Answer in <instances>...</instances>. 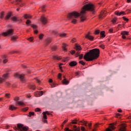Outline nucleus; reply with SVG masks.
<instances>
[{"instance_id":"1","label":"nucleus","mask_w":131,"mask_h":131,"mask_svg":"<svg viewBox=\"0 0 131 131\" xmlns=\"http://www.w3.org/2000/svg\"><path fill=\"white\" fill-rule=\"evenodd\" d=\"M86 11L95 13V6L91 3L86 4L82 7L80 13L74 11L72 13H70L68 15V18L69 20H72V23L76 24V19L75 18H78L80 16V20L81 22H83V21L85 20V19H86Z\"/></svg>"},{"instance_id":"2","label":"nucleus","mask_w":131,"mask_h":131,"mask_svg":"<svg viewBox=\"0 0 131 131\" xmlns=\"http://www.w3.org/2000/svg\"><path fill=\"white\" fill-rule=\"evenodd\" d=\"M100 56V50L99 49H94L86 52L84 56V59L85 61H93L99 58Z\"/></svg>"},{"instance_id":"3","label":"nucleus","mask_w":131,"mask_h":131,"mask_svg":"<svg viewBox=\"0 0 131 131\" xmlns=\"http://www.w3.org/2000/svg\"><path fill=\"white\" fill-rule=\"evenodd\" d=\"M14 129L15 130L27 131L28 127L24 126L22 124H18L17 127H15Z\"/></svg>"},{"instance_id":"4","label":"nucleus","mask_w":131,"mask_h":131,"mask_svg":"<svg viewBox=\"0 0 131 131\" xmlns=\"http://www.w3.org/2000/svg\"><path fill=\"white\" fill-rule=\"evenodd\" d=\"M14 32L13 29H9L6 32H3L2 35L4 36H8V35H13V33Z\"/></svg>"},{"instance_id":"5","label":"nucleus","mask_w":131,"mask_h":131,"mask_svg":"<svg viewBox=\"0 0 131 131\" xmlns=\"http://www.w3.org/2000/svg\"><path fill=\"white\" fill-rule=\"evenodd\" d=\"M14 76L15 77H18V78H20L21 81H22V82H25L26 80H25V77H24V75L21 74V75H19L18 73H16L14 75Z\"/></svg>"},{"instance_id":"6","label":"nucleus","mask_w":131,"mask_h":131,"mask_svg":"<svg viewBox=\"0 0 131 131\" xmlns=\"http://www.w3.org/2000/svg\"><path fill=\"white\" fill-rule=\"evenodd\" d=\"M119 127V131H127L126 125L124 123L121 124Z\"/></svg>"},{"instance_id":"7","label":"nucleus","mask_w":131,"mask_h":131,"mask_svg":"<svg viewBox=\"0 0 131 131\" xmlns=\"http://www.w3.org/2000/svg\"><path fill=\"white\" fill-rule=\"evenodd\" d=\"M40 21L44 25H46V24L48 23V19H47V18L43 15L41 16Z\"/></svg>"},{"instance_id":"8","label":"nucleus","mask_w":131,"mask_h":131,"mask_svg":"<svg viewBox=\"0 0 131 131\" xmlns=\"http://www.w3.org/2000/svg\"><path fill=\"white\" fill-rule=\"evenodd\" d=\"M9 77V73H6L3 75V78H0V83H2V82H4L5 81V79H7Z\"/></svg>"},{"instance_id":"9","label":"nucleus","mask_w":131,"mask_h":131,"mask_svg":"<svg viewBox=\"0 0 131 131\" xmlns=\"http://www.w3.org/2000/svg\"><path fill=\"white\" fill-rule=\"evenodd\" d=\"M16 103H17L19 106H25V104L21 101H19V97L16 98L15 99Z\"/></svg>"},{"instance_id":"10","label":"nucleus","mask_w":131,"mask_h":131,"mask_svg":"<svg viewBox=\"0 0 131 131\" xmlns=\"http://www.w3.org/2000/svg\"><path fill=\"white\" fill-rule=\"evenodd\" d=\"M30 25L32 27V28H33L34 33L35 34H37V33H38V31L36 30V28H37V26L35 25H32V24H30Z\"/></svg>"},{"instance_id":"11","label":"nucleus","mask_w":131,"mask_h":131,"mask_svg":"<svg viewBox=\"0 0 131 131\" xmlns=\"http://www.w3.org/2000/svg\"><path fill=\"white\" fill-rule=\"evenodd\" d=\"M121 35H122V38H123L124 39H125V38H126V37L125 36V35H128V32L127 31H122L121 33Z\"/></svg>"},{"instance_id":"12","label":"nucleus","mask_w":131,"mask_h":131,"mask_svg":"<svg viewBox=\"0 0 131 131\" xmlns=\"http://www.w3.org/2000/svg\"><path fill=\"white\" fill-rule=\"evenodd\" d=\"M35 96L36 97H40V96H42L43 95V91H37L34 93Z\"/></svg>"},{"instance_id":"13","label":"nucleus","mask_w":131,"mask_h":131,"mask_svg":"<svg viewBox=\"0 0 131 131\" xmlns=\"http://www.w3.org/2000/svg\"><path fill=\"white\" fill-rule=\"evenodd\" d=\"M85 38H88L90 40H94V37L90 35V32L86 34Z\"/></svg>"},{"instance_id":"14","label":"nucleus","mask_w":131,"mask_h":131,"mask_svg":"<svg viewBox=\"0 0 131 131\" xmlns=\"http://www.w3.org/2000/svg\"><path fill=\"white\" fill-rule=\"evenodd\" d=\"M69 65L71 67H73L76 66V65H77V62H76V61H73L69 63Z\"/></svg>"},{"instance_id":"15","label":"nucleus","mask_w":131,"mask_h":131,"mask_svg":"<svg viewBox=\"0 0 131 131\" xmlns=\"http://www.w3.org/2000/svg\"><path fill=\"white\" fill-rule=\"evenodd\" d=\"M63 77H64V79L62 80V83L63 84H66V85H67L69 84V81L67 80L65 78V76H64Z\"/></svg>"},{"instance_id":"16","label":"nucleus","mask_w":131,"mask_h":131,"mask_svg":"<svg viewBox=\"0 0 131 131\" xmlns=\"http://www.w3.org/2000/svg\"><path fill=\"white\" fill-rule=\"evenodd\" d=\"M11 16H12V12H9L7 15L5 16V19L6 20H9L10 18H11Z\"/></svg>"},{"instance_id":"17","label":"nucleus","mask_w":131,"mask_h":131,"mask_svg":"<svg viewBox=\"0 0 131 131\" xmlns=\"http://www.w3.org/2000/svg\"><path fill=\"white\" fill-rule=\"evenodd\" d=\"M23 17L25 19H31V18H32L31 15L27 14H25Z\"/></svg>"},{"instance_id":"18","label":"nucleus","mask_w":131,"mask_h":131,"mask_svg":"<svg viewBox=\"0 0 131 131\" xmlns=\"http://www.w3.org/2000/svg\"><path fill=\"white\" fill-rule=\"evenodd\" d=\"M52 41V39L51 38H47L46 40V45L48 46L49 43H50Z\"/></svg>"},{"instance_id":"19","label":"nucleus","mask_w":131,"mask_h":131,"mask_svg":"<svg viewBox=\"0 0 131 131\" xmlns=\"http://www.w3.org/2000/svg\"><path fill=\"white\" fill-rule=\"evenodd\" d=\"M9 109L10 110H12V111H13V110H16V109H17V107L14 106V105H11L10 106H9Z\"/></svg>"},{"instance_id":"20","label":"nucleus","mask_w":131,"mask_h":131,"mask_svg":"<svg viewBox=\"0 0 131 131\" xmlns=\"http://www.w3.org/2000/svg\"><path fill=\"white\" fill-rule=\"evenodd\" d=\"M80 122H81V124L82 125H85V126H88V122L86 121L83 120L81 121Z\"/></svg>"},{"instance_id":"21","label":"nucleus","mask_w":131,"mask_h":131,"mask_svg":"<svg viewBox=\"0 0 131 131\" xmlns=\"http://www.w3.org/2000/svg\"><path fill=\"white\" fill-rule=\"evenodd\" d=\"M17 38H18V36H12L11 37V40L12 41H16Z\"/></svg>"},{"instance_id":"22","label":"nucleus","mask_w":131,"mask_h":131,"mask_svg":"<svg viewBox=\"0 0 131 131\" xmlns=\"http://www.w3.org/2000/svg\"><path fill=\"white\" fill-rule=\"evenodd\" d=\"M105 31H102L100 32V37H102L103 38H104V37H105Z\"/></svg>"},{"instance_id":"23","label":"nucleus","mask_w":131,"mask_h":131,"mask_svg":"<svg viewBox=\"0 0 131 131\" xmlns=\"http://www.w3.org/2000/svg\"><path fill=\"white\" fill-rule=\"evenodd\" d=\"M66 47H67V45L63 43V46H62V49H63V51H64V52L67 51V49H66Z\"/></svg>"},{"instance_id":"24","label":"nucleus","mask_w":131,"mask_h":131,"mask_svg":"<svg viewBox=\"0 0 131 131\" xmlns=\"http://www.w3.org/2000/svg\"><path fill=\"white\" fill-rule=\"evenodd\" d=\"M11 20L14 21V22H16V21H18V18L16 16H13L11 17Z\"/></svg>"},{"instance_id":"25","label":"nucleus","mask_w":131,"mask_h":131,"mask_svg":"<svg viewBox=\"0 0 131 131\" xmlns=\"http://www.w3.org/2000/svg\"><path fill=\"white\" fill-rule=\"evenodd\" d=\"M43 114V119H48V117H47V113L45 112L42 113Z\"/></svg>"},{"instance_id":"26","label":"nucleus","mask_w":131,"mask_h":131,"mask_svg":"<svg viewBox=\"0 0 131 131\" xmlns=\"http://www.w3.org/2000/svg\"><path fill=\"white\" fill-rule=\"evenodd\" d=\"M74 130L75 131H80V128H77L76 125H74Z\"/></svg>"},{"instance_id":"27","label":"nucleus","mask_w":131,"mask_h":131,"mask_svg":"<svg viewBox=\"0 0 131 131\" xmlns=\"http://www.w3.org/2000/svg\"><path fill=\"white\" fill-rule=\"evenodd\" d=\"M29 88L31 90H35V85L31 84L29 85Z\"/></svg>"},{"instance_id":"28","label":"nucleus","mask_w":131,"mask_h":131,"mask_svg":"<svg viewBox=\"0 0 131 131\" xmlns=\"http://www.w3.org/2000/svg\"><path fill=\"white\" fill-rule=\"evenodd\" d=\"M104 12H102L101 13H100V15L99 16V18H103V17H105V15H104Z\"/></svg>"},{"instance_id":"29","label":"nucleus","mask_w":131,"mask_h":131,"mask_svg":"<svg viewBox=\"0 0 131 131\" xmlns=\"http://www.w3.org/2000/svg\"><path fill=\"white\" fill-rule=\"evenodd\" d=\"M76 51H80V50H81V47H80V46L77 45L76 46Z\"/></svg>"},{"instance_id":"30","label":"nucleus","mask_w":131,"mask_h":131,"mask_svg":"<svg viewBox=\"0 0 131 131\" xmlns=\"http://www.w3.org/2000/svg\"><path fill=\"white\" fill-rule=\"evenodd\" d=\"M71 123H72V124H76L77 123V120H72V122H71Z\"/></svg>"},{"instance_id":"31","label":"nucleus","mask_w":131,"mask_h":131,"mask_svg":"<svg viewBox=\"0 0 131 131\" xmlns=\"http://www.w3.org/2000/svg\"><path fill=\"white\" fill-rule=\"evenodd\" d=\"M59 34V36H60L61 37H65V36H66V33H60Z\"/></svg>"},{"instance_id":"32","label":"nucleus","mask_w":131,"mask_h":131,"mask_svg":"<svg viewBox=\"0 0 131 131\" xmlns=\"http://www.w3.org/2000/svg\"><path fill=\"white\" fill-rule=\"evenodd\" d=\"M53 59H55L56 60H61V57L59 56H53Z\"/></svg>"},{"instance_id":"33","label":"nucleus","mask_w":131,"mask_h":131,"mask_svg":"<svg viewBox=\"0 0 131 131\" xmlns=\"http://www.w3.org/2000/svg\"><path fill=\"white\" fill-rule=\"evenodd\" d=\"M79 63L80 64H81V65H83V66H84V65H85V62H83V60L79 61Z\"/></svg>"},{"instance_id":"34","label":"nucleus","mask_w":131,"mask_h":131,"mask_svg":"<svg viewBox=\"0 0 131 131\" xmlns=\"http://www.w3.org/2000/svg\"><path fill=\"white\" fill-rule=\"evenodd\" d=\"M33 115H34V112H30L28 116L31 117V116H33Z\"/></svg>"},{"instance_id":"35","label":"nucleus","mask_w":131,"mask_h":131,"mask_svg":"<svg viewBox=\"0 0 131 131\" xmlns=\"http://www.w3.org/2000/svg\"><path fill=\"white\" fill-rule=\"evenodd\" d=\"M5 12H2L1 14L0 18L1 19H3L4 18Z\"/></svg>"},{"instance_id":"36","label":"nucleus","mask_w":131,"mask_h":131,"mask_svg":"<svg viewBox=\"0 0 131 131\" xmlns=\"http://www.w3.org/2000/svg\"><path fill=\"white\" fill-rule=\"evenodd\" d=\"M117 20V17H115L113 19V20H112V21L113 22V24L115 23L116 22V20Z\"/></svg>"},{"instance_id":"37","label":"nucleus","mask_w":131,"mask_h":131,"mask_svg":"<svg viewBox=\"0 0 131 131\" xmlns=\"http://www.w3.org/2000/svg\"><path fill=\"white\" fill-rule=\"evenodd\" d=\"M45 8H46V6L45 5L43 6L42 7H41L42 12H46Z\"/></svg>"},{"instance_id":"38","label":"nucleus","mask_w":131,"mask_h":131,"mask_svg":"<svg viewBox=\"0 0 131 131\" xmlns=\"http://www.w3.org/2000/svg\"><path fill=\"white\" fill-rule=\"evenodd\" d=\"M110 128H112V129H115V127L114 126V124H111Z\"/></svg>"},{"instance_id":"39","label":"nucleus","mask_w":131,"mask_h":131,"mask_svg":"<svg viewBox=\"0 0 131 131\" xmlns=\"http://www.w3.org/2000/svg\"><path fill=\"white\" fill-rule=\"evenodd\" d=\"M43 37V34H41L39 35V39H42V38Z\"/></svg>"},{"instance_id":"40","label":"nucleus","mask_w":131,"mask_h":131,"mask_svg":"<svg viewBox=\"0 0 131 131\" xmlns=\"http://www.w3.org/2000/svg\"><path fill=\"white\" fill-rule=\"evenodd\" d=\"M123 16V15H125V12H124V11H122L121 12H120V14L119 16Z\"/></svg>"},{"instance_id":"41","label":"nucleus","mask_w":131,"mask_h":131,"mask_svg":"<svg viewBox=\"0 0 131 131\" xmlns=\"http://www.w3.org/2000/svg\"><path fill=\"white\" fill-rule=\"evenodd\" d=\"M17 5H19V3H21V0H14Z\"/></svg>"},{"instance_id":"42","label":"nucleus","mask_w":131,"mask_h":131,"mask_svg":"<svg viewBox=\"0 0 131 131\" xmlns=\"http://www.w3.org/2000/svg\"><path fill=\"white\" fill-rule=\"evenodd\" d=\"M35 111H36V112H40V111H41V110H40V108H37L35 110Z\"/></svg>"},{"instance_id":"43","label":"nucleus","mask_w":131,"mask_h":131,"mask_svg":"<svg viewBox=\"0 0 131 131\" xmlns=\"http://www.w3.org/2000/svg\"><path fill=\"white\" fill-rule=\"evenodd\" d=\"M123 20H124V21H126V22L128 21V19L126 18V17H125V16H123Z\"/></svg>"},{"instance_id":"44","label":"nucleus","mask_w":131,"mask_h":131,"mask_svg":"<svg viewBox=\"0 0 131 131\" xmlns=\"http://www.w3.org/2000/svg\"><path fill=\"white\" fill-rule=\"evenodd\" d=\"M61 76H62V74H61V73H59V74H58V77L59 79H60V80L62 79L61 78Z\"/></svg>"},{"instance_id":"45","label":"nucleus","mask_w":131,"mask_h":131,"mask_svg":"<svg viewBox=\"0 0 131 131\" xmlns=\"http://www.w3.org/2000/svg\"><path fill=\"white\" fill-rule=\"evenodd\" d=\"M100 33V30H96L95 31V34H99Z\"/></svg>"},{"instance_id":"46","label":"nucleus","mask_w":131,"mask_h":131,"mask_svg":"<svg viewBox=\"0 0 131 131\" xmlns=\"http://www.w3.org/2000/svg\"><path fill=\"white\" fill-rule=\"evenodd\" d=\"M26 23L27 25H28V24H29L30 23H31V21H30V20L29 19H28Z\"/></svg>"},{"instance_id":"47","label":"nucleus","mask_w":131,"mask_h":131,"mask_svg":"<svg viewBox=\"0 0 131 131\" xmlns=\"http://www.w3.org/2000/svg\"><path fill=\"white\" fill-rule=\"evenodd\" d=\"M81 130L82 131H86V129H85V128L84 127H81Z\"/></svg>"},{"instance_id":"48","label":"nucleus","mask_w":131,"mask_h":131,"mask_svg":"<svg viewBox=\"0 0 131 131\" xmlns=\"http://www.w3.org/2000/svg\"><path fill=\"white\" fill-rule=\"evenodd\" d=\"M82 58H83V54H80V55H79V59L80 60H81V59H82Z\"/></svg>"},{"instance_id":"49","label":"nucleus","mask_w":131,"mask_h":131,"mask_svg":"<svg viewBox=\"0 0 131 131\" xmlns=\"http://www.w3.org/2000/svg\"><path fill=\"white\" fill-rule=\"evenodd\" d=\"M28 39V40H29V41H31V42H32V41H33V39L32 38V37L29 38Z\"/></svg>"},{"instance_id":"50","label":"nucleus","mask_w":131,"mask_h":131,"mask_svg":"<svg viewBox=\"0 0 131 131\" xmlns=\"http://www.w3.org/2000/svg\"><path fill=\"white\" fill-rule=\"evenodd\" d=\"M52 50L53 51H56L57 50V47L56 46H54L53 47H52Z\"/></svg>"},{"instance_id":"51","label":"nucleus","mask_w":131,"mask_h":131,"mask_svg":"<svg viewBox=\"0 0 131 131\" xmlns=\"http://www.w3.org/2000/svg\"><path fill=\"white\" fill-rule=\"evenodd\" d=\"M71 54H72V55H74V54H75V50L71 51Z\"/></svg>"},{"instance_id":"52","label":"nucleus","mask_w":131,"mask_h":131,"mask_svg":"<svg viewBox=\"0 0 131 131\" xmlns=\"http://www.w3.org/2000/svg\"><path fill=\"white\" fill-rule=\"evenodd\" d=\"M115 14H116V15H117V16H119V15H120V12H119V11H116V12H115Z\"/></svg>"},{"instance_id":"53","label":"nucleus","mask_w":131,"mask_h":131,"mask_svg":"<svg viewBox=\"0 0 131 131\" xmlns=\"http://www.w3.org/2000/svg\"><path fill=\"white\" fill-rule=\"evenodd\" d=\"M5 97H6V98L9 99V98H10V94H6L5 95Z\"/></svg>"},{"instance_id":"54","label":"nucleus","mask_w":131,"mask_h":131,"mask_svg":"<svg viewBox=\"0 0 131 131\" xmlns=\"http://www.w3.org/2000/svg\"><path fill=\"white\" fill-rule=\"evenodd\" d=\"M28 110V107H25L23 108V111H25V112H26Z\"/></svg>"},{"instance_id":"55","label":"nucleus","mask_w":131,"mask_h":131,"mask_svg":"<svg viewBox=\"0 0 131 131\" xmlns=\"http://www.w3.org/2000/svg\"><path fill=\"white\" fill-rule=\"evenodd\" d=\"M42 121L45 123H48V120H47V119H44V120H42Z\"/></svg>"},{"instance_id":"56","label":"nucleus","mask_w":131,"mask_h":131,"mask_svg":"<svg viewBox=\"0 0 131 131\" xmlns=\"http://www.w3.org/2000/svg\"><path fill=\"white\" fill-rule=\"evenodd\" d=\"M7 62H8V59H5L3 60V63H7Z\"/></svg>"},{"instance_id":"57","label":"nucleus","mask_w":131,"mask_h":131,"mask_svg":"<svg viewBox=\"0 0 131 131\" xmlns=\"http://www.w3.org/2000/svg\"><path fill=\"white\" fill-rule=\"evenodd\" d=\"M65 131H73L72 130H70L69 128H66Z\"/></svg>"},{"instance_id":"58","label":"nucleus","mask_w":131,"mask_h":131,"mask_svg":"<svg viewBox=\"0 0 131 131\" xmlns=\"http://www.w3.org/2000/svg\"><path fill=\"white\" fill-rule=\"evenodd\" d=\"M45 113L47 115H51V113H49V111H46Z\"/></svg>"},{"instance_id":"59","label":"nucleus","mask_w":131,"mask_h":131,"mask_svg":"<svg viewBox=\"0 0 131 131\" xmlns=\"http://www.w3.org/2000/svg\"><path fill=\"white\" fill-rule=\"evenodd\" d=\"M106 131H112V130L110 128H106Z\"/></svg>"},{"instance_id":"60","label":"nucleus","mask_w":131,"mask_h":131,"mask_svg":"<svg viewBox=\"0 0 131 131\" xmlns=\"http://www.w3.org/2000/svg\"><path fill=\"white\" fill-rule=\"evenodd\" d=\"M72 42H75V41H76V39H75V38H73L72 40Z\"/></svg>"},{"instance_id":"61","label":"nucleus","mask_w":131,"mask_h":131,"mask_svg":"<svg viewBox=\"0 0 131 131\" xmlns=\"http://www.w3.org/2000/svg\"><path fill=\"white\" fill-rule=\"evenodd\" d=\"M88 126H89V128L91 129V126H92V123H89Z\"/></svg>"},{"instance_id":"62","label":"nucleus","mask_w":131,"mask_h":131,"mask_svg":"<svg viewBox=\"0 0 131 131\" xmlns=\"http://www.w3.org/2000/svg\"><path fill=\"white\" fill-rule=\"evenodd\" d=\"M51 86H52V88H55V86H56V84H54V83L51 84Z\"/></svg>"},{"instance_id":"63","label":"nucleus","mask_w":131,"mask_h":131,"mask_svg":"<svg viewBox=\"0 0 131 131\" xmlns=\"http://www.w3.org/2000/svg\"><path fill=\"white\" fill-rule=\"evenodd\" d=\"M49 82L50 83H52V82H53V80L52 79H50L49 80Z\"/></svg>"},{"instance_id":"64","label":"nucleus","mask_w":131,"mask_h":131,"mask_svg":"<svg viewBox=\"0 0 131 131\" xmlns=\"http://www.w3.org/2000/svg\"><path fill=\"white\" fill-rule=\"evenodd\" d=\"M67 121H68V120H65L63 122L62 124H65V123H66V122H67Z\"/></svg>"}]
</instances>
